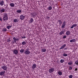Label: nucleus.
<instances>
[{
	"label": "nucleus",
	"mask_w": 78,
	"mask_h": 78,
	"mask_svg": "<svg viewBox=\"0 0 78 78\" xmlns=\"http://www.w3.org/2000/svg\"><path fill=\"white\" fill-rule=\"evenodd\" d=\"M24 53L26 55H29L30 53V51H29V49L27 48L26 49L25 51L24 52Z\"/></svg>",
	"instance_id": "f257e3e1"
},
{
	"label": "nucleus",
	"mask_w": 78,
	"mask_h": 78,
	"mask_svg": "<svg viewBox=\"0 0 78 78\" xmlns=\"http://www.w3.org/2000/svg\"><path fill=\"white\" fill-rule=\"evenodd\" d=\"M54 71H55V69L53 68H51L49 69V72L50 73L53 72Z\"/></svg>",
	"instance_id": "f03ea898"
},
{
	"label": "nucleus",
	"mask_w": 78,
	"mask_h": 78,
	"mask_svg": "<svg viewBox=\"0 0 78 78\" xmlns=\"http://www.w3.org/2000/svg\"><path fill=\"white\" fill-rule=\"evenodd\" d=\"M3 20L5 22H6V20H8V18L7 16H4L3 17Z\"/></svg>",
	"instance_id": "7ed1b4c3"
},
{
	"label": "nucleus",
	"mask_w": 78,
	"mask_h": 78,
	"mask_svg": "<svg viewBox=\"0 0 78 78\" xmlns=\"http://www.w3.org/2000/svg\"><path fill=\"white\" fill-rule=\"evenodd\" d=\"M5 74V71H2L0 72V75L1 76H3Z\"/></svg>",
	"instance_id": "20e7f679"
},
{
	"label": "nucleus",
	"mask_w": 78,
	"mask_h": 78,
	"mask_svg": "<svg viewBox=\"0 0 78 78\" xmlns=\"http://www.w3.org/2000/svg\"><path fill=\"white\" fill-rule=\"evenodd\" d=\"M66 21H64L63 22V24H62V27H61L62 28H64L65 27V26H66Z\"/></svg>",
	"instance_id": "39448f33"
},
{
	"label": "nucleus",
	"mask_w": 78,
	"mask_h": 78,
	"mask_svg": "<svg viewBox=\"0 0 78 78\" xmlns=\"http://www.w3.org/2000/svg\"><path fill=\"white\" fill-rule=\"evenodd\" d=\"M32 17H35L36 16V13H33L31 14Z\"/></svg>",
	"instance_id": "423d86ee"
},
{
	"label": "nucleus",
	"mask_w": 78,
	"mask_h": 78,
	"mask_svg": "<svg viewBox=\"0 0 78 78\" xmlns=\"http://www.w3.org/2000/svg\"><path fill=\"white\" fill-rule=\"evenodd\" d=\"M20 18L21 20H23L24 19H25V16L23 15H21L20 16Z\"/></svg>",
	"instance_id": "0eeeda50"
},
{
	"label": "nucleus",
	"mask_w": 78,
	"mask_h": 78,
	"mask_svg": "<svg viewBox=\"0 0 78 78\" xmlns=\"http://www.w3.org/2000/svg\"><path fill=\"white\" fill-rule=\"evenodd\" d=\"M66 46V44L63 45L61 47L59 48L60 50H61V49H63V48H64Z\"/></svg>",
	"instance_id": "6e6552de"
},
{
	"label": "nucleus",
	"mask_w": 78,
	"mask_h": 78,
	"mask_svg": "<svg viewBox=\"0 0 78 78\" xmlns=\"http://www.w3.org/2000/svg\"><path fill=\"white\" fill-rule=\"evenodd\" d=\"M4 3H5V2H4V1L3 0L1 1H0V4L1 6H3L4 5Z\"/></svg>",
	"instance_id": "1a4fd4ad"
},
{
	"label": "nucleus",
	"mask_w": 78,
	"mask_h": 78,
	"mask_svg": "<svg viewBox=\"0 0 78 78\" xmlns=\"http://www.w3.org/2000/svg\"><path fill=\"white\" fill-rule=\"evenodd\" d=\"M2 69H3L4 70H7V67L5 66H4L2 67Z\"/></svg>",
	"instance_id": "9d476101"
},
{
	"label": "nucleus",
	"mask_w": 78,
	"mask_h": 78,
	"mask_svg": "<svg viewBox=\"0 0 78 78\" xmlns=\"http://www.w3.org/2000/svg\"><path fill=\"white\" fill-rule=\"evenodd\" d=\"M13 53L15 54V55H17L18 53V51L16 50H15L13 51Z\"/></svg>",
	"instance_id": "9b49d317"
},
{
	"label": "nucleus",
	"mask_w": 78,
	"mask_h": 78,
	"mask_svg": "<svg viewBox=\"0 0 78 78\" xmlns=\"http://www.w3.org/2000/svg\"><path fill=\"white\" fill-rule=\"evenodd\" d=\"M76 42V40L75 39H73L71 40L70 41V42Z\"/></svg>",
	"instance_id": "f8f14e48"
},
{
	"label": "nucleus",
	"mask_w": 78,
	"mask_h": 78,
	"mask_svg": "<svg viewBox=\"0 0 78 78\" xmlns=\"http://www.w3.org/2000/svg\"><path fill=\"white\" fill-rule=\"evenodd\" d=\"M36 65L35 63L33 65V66L32 67L33 69H35V68H36Z\"/></svg>",
	"instance_id": "ddd939ff"
},
{
	"label": "nucleus",
	"mask_w": 78,
	"mask_h": 78,
	"mask_svg": "<svg viewBox=\"0 0 78 78\" xmlns=\"http://www.w3.org/2000/svg\"><path fill=\"white\" fill-rule=\"evenodd\" d=\"M14 3H11L10 4V6H11V7H12V8H13V7H14Z\"/></svg>",
	"instance_id": "4468645a"
},
{
	"label": "nucleus",
	"mask_w": 78,
	"mask_h": 78,
	"mask_svg": "<svg viewBox=\"0 0 78 78\" xmlns=\"http://www.w3.org/2000/svg\"><path fill=\"white\" fill-rule=\"evenodd\" d=\"M16 12L17 13H18V14H20V13H21L22 12V10H17Z\"/></svg>",
	"instance_id": "2eb2a0df"
},
{
	"label": "nucleus",
	"mask_w": 78,
	"mask_h": 78,
	"mask_svg": "<svg viewBox=\"0 0 78 78\" xmlns=\"http://www.w3.org/2000/svg\"><path fill=\"white\" fill-rule=\"evenodd\" d=\"M7 31V29L6 28H3L2 30V31L3 32H6Z\"/></svg>",
	"instance_id": "dca6fc26"
},
{
	"label": "nucleus",
	"mask_w": 78,
	"mask_h": 78,
	"mask_svg": "<svg viewBox=\"0 0 78 78\" xmlns=\"http://www.w3.org/2000/svg\"><path fill=\"white\" fill-rule=\"evenodd\" d=\"M66 34L67 35V36H69L70 35V31H68L66 32Z\"/></svg>",
	"instance_id": "f3484780"
},
{
	"label": "nucleus",
	"mask_w": 78,
	"mask_h": 78,
	"mask_svg": "<svg viewBox=\"0 0 78 78\" xmlns=\"http://www.w3.org/2000/svg\"><path fill=\"white\" fill-rule=\"evenodd\" d=\"M11 27H12V25L6 26V28H7V29H8V30H9V29L11 28Z\"/></svg>",
	"instance_id": "a211bd4d"
},
{
	"label": "nucleus",
	"mask_w": 78,
	"mask_h": 78,
	"mask_svg": "<svg viewBox=\"0 0 78 78\" xmlns=\"http://www.w3.org/2000/svg\"><path fill=\"white\" fill-rule=\"evenodd\" d=\"M5 11V10L4 9H1L0 10V12L1 13H2V12H4Z\"/></svg>",
	"instance_id": "6ab92c4d"
},
{
	"label": "nucleus",
	"mask_w": 78,
	"mask_h": 78,
	"mask_svg": "<svg viewBox=\"0 0 78 78\" xmlns=\"http://www.w3.org/2000/svg\"><path fill=\"white\" fill-rule=\"evenodd\" d=\"M34 22V20H33V19L32 18H31L30 20V23H32V22Z\"/></svg>",
	"instance_id": "aec40b11"
},
{
	"label": "nucleus",
	"mask_w": 78,
	"mask_h": 78,
	"mask_svg": "<svg viewBox=\"0 0 78 78\" xmlns=\"http://www.w3.org/2000/svg\"><path fill=\"white\" fill-rule=\"evenodd\" d=\"M62 73L61 72V71H58V74L59 75H62Z\"/></svg>",
	"instance_id": "412c9836"
},
{
	"label": "nucleus",
	"mask_w": 78,
	"mask_h": 78,
	"mask_svg": "<svg viewBox=\"0 0 78 78\" xmlns=\"http://www.w3.org/2000/svg\"><path fill=\"white\" fill-rule=\"evenodd\" d=\"M48 10H51L52 9V7L51 6H50L48 8Z\"/></svg>",
	"instance_id": "4be33fe9"
},
{
	"label": "nucleus",
	"mask_w": 78,
	"mask_h": 78,
	"mask_svg": "<svg viewBox=\"0 0 78 78\" xmlns=\"http://www.w3.org/2000/svg\"><path fill=\"white\" fill-rule=\"evenodd\" d=\"M68 64H69V65H73V62H69L68 63Z\"/></svg>",
	"instance_id": "5701e85b"
},
{
	"label": "nucleus",
	"mask_w": 78,
	"mask_h": 78,
	"mask_svg": "<svg viewBox=\"0 0 78 78\" xmlns=\"http://www.w3.org/2000/svg\"><path fill=\"white\" fill-rule=\"evenodd\" d=\"M58 22L59 23V24L60 25H61V24L62 23V22H61V20H58Z\"/></svg>",
	"instance_id": "b1692460"
},
{
	"label": "nucleus",
	"mask_w": 78,
	"mask_h": 78,
	"mask_svg": "<svg viewBox=\"0 0 78 78\" xmlns=\"http://www.w3.org/2000/svg\"><path fill=\"white\" fill-rule=\"evenodd\" d=\"M14 22H19V20H17V19H15L14 20Z\"/></svg>",
	"instance_id": "393cba45"
},
{
	"label": "nucleus",
	"mask_w": 78,
	"mask_h": 78,
	"mask_svg": "<svg viewBox=\"0 0 78 78\" xmlns=\"http://www.w3.org/2000/svg\"><path fill=\"white\" fill-rule=\"evenodd\" d=\"M41 50H42V52H45V51H46V49L45 48L42 49Z\"/></svg>",
	"instance_id": "a878e982"
},
{
	"label": "nucleus",
	"mask_w": 78,
	"mask_h": 78,
	"mask_svg": "<svg viewBox=\"0 0 78 78\" xmlns=\"http://www.w3.org/2000/svg\"><path fill=\"white\" fill-rule=\"evenodd\" d=\"M63 56H68V55L67 54L64 53L63 55Z\"/></svg>",
	"instance_id": "bb28decb"
},
{
	"label": "nucleus",
	"mask_w": 78,
	"mask_h": 78,
	"mask_svg": "<svg viewBox=\"0 0 78 78\" xmlns=\"http://www.w3.org/2000/svg\"><path fill=\"white\" fill-rule=\"evenodd\" d=\"M11 40H10V38H9L7 40V42H10Z\"/></svg>",
	"instance_id": "cd10ccee"
},
{
	"label": "nucleus",
	"mask_w": 78,
	"mask_h": 78,
	"mask_svg": "<svg viewBox=\"0 0 78 78\" xmlns=\"http://www.w3.org/2000/svg\"><path fill=\"white\" fill-rule=\"evenodd\" d=\"M20 53H23L24 52V49H21L20 51Z\"/></svg>",
	"instance_id": "c85d7f7f"
},
{
	"label": "nucleus",
	"mask_w": 78,
	"mask_h": 78,
	"mask_svg": "<svg viewBox=\"0 0 78 78\" xmlns=\"http://www.w3.org/2000/svg\"><path fill=\"white\" fill-rule=\"evenodd\" d=\"M64 62V59H61L60 60V62L61 63H63Z\"/></svg>",
	"instance_id": "c756f323"
},
{
	"label": "nucleus",
	"mask_w": 78,
	"mask_h": 78,
	"mask_svg": "<svg viewBox=\"0 0 78 78\" xmlns=\"http://www.w3.org/2000/svg\"><path fill=\"white\" fill-rule=\"evenodd\" d=\"M64 34V33H63L62 31H61L59 33V34L60 35H62V34Z\"/></svg>",
	"instance_id": "7c9ffc66"
},
{
	"label": "nucleus",
	"mask_w": 78,
	"mask_h": 78,
	"mask_svg": "<svg viewBox=\"0 0 78 78\" xmlns=\"http://www.w3.org/2000/svg\"><path fill=\"white\" fill-rule=\"evenodd\" d=\"M26 44V42H25V41H23L22 42V44L23 45H25Z\"/></svg>",
	"instance_id": "2f4dec72"
},
{
	"label": "nucleus",
	"mask_w": 78,
	"mask_h": 78,
	"mask_svg": "<svg viewBox=\"0 0 78 78\" xmlns=\"http://www.w3.org/2000/svg\"><path fill=\"white\" fill-rule=\"evenodd\" d=\"M75 64H76V65H78V61H76V62H75Z\"/></svg>",
	"instance_id": "473e14b6"
},
{
	"label": "nucleus",
	"mask_w": 78,
	"mask_h": 78,
	"mask_svg": "<svg viewBox=\"0 0 78 78\" xmlns=\"http://www.w3.org/2000/svg\"><path fill=\"white\" fill-rule=\"evenodd\" d=\"M73 77V75H70L69 76V78H72Z\"/></svg>",
	"instance_id": "72a5a7b5"
},
{
	"label": "nucleus",
	"mask_w": 78,
	"mask_h": 78,
	"mask_svg": "<svg viewBox=\"0 0 78 78\" xmlns=\"http://www.w3.org/2000/svg\"><path fill=\"white\" fill-rule=\"evenodd\" d=\"M73 26H74V27H76V26H77V24H73Z\"/></svg>",
	"instance_id": "f704fd0d"
},
{
	"label": "nucleus",
	"mask_w": 78,
	"mask_h": 78,
	"mask_svg": "<svg viewBox=\"0 0 78 78\" xmlns=\"http://www.w3.org/2000/svg\"><path fill=\"white\" fill-rule=\"evenodd\" d=\"M4 16H7L8 17V15L6 13H5L4 14Z\"/></svg>",
	"instance_id": "c9c22d12"
},
{
	"label": "nucleus",
	"mask_w": 78,
	"mask_h": 78,
	"mask_svg": "<svg viewBox=\"0 0 78 78\" xmlns=\"http://www.w3.org/2000/svg\"><path fill=\"white\" fill-rule=\"evenodd\" d=\"M74 27V26L73 25H72V26L71 27V28H73V27Z\"/></svg>",
	"instance_id": "e433bc0d"
},
{
	"label": "nucleus",
	"mask_w": 78,
	"mask_h": 78,
	"mask_svg": "<svg viewBox=\"0 0 78 78\" xmlns=\"http://www.w3.org/2000/svg\"><path fill=\"white\" fill-rule=\"evenodd\" d=\"M66 37H66V36H65L63 37V39H65V38H66Z\"/></svg>",
	"instance_id": "4c0bfd02"
},
{
	"label": "nucleus",
	"mask_w": 78,
	"mask_h": 78,
	"mask_svg": "<svg viewBox=\"0 0 78 78\" xmlns=\"http://www.w3.org/2000/svg\"><path fill=\"white\" fill-rule=\"evenodd\" d=\"M26 38V37L24 36V37H22V39H25Z\"/></svg>",
	"instance_id": "58836bf2"
},
{
	"label": "nucleus",
	"mask_w": 78,
	"mask_h": 78,
	"mask_svg": "<svg viewBox=\"0 0 78 78\" xmlns=\"http://www.w3.org/2000/svg\"><path fill=\"white\" fill-rule=\"evenodd\" d=\"M69 69H70L72 70V67L71 66H69Z\"/></svg>",
	"instance_id": "ea45409f"
},
{
	"label": "nucleus",
	"mask_w": 78,
	"mask_h": 78,
	"mask_svg": "<svg viewBox=\"0 0 78 78\" xmlns=\"http://www.w3.org/2000/svg\"><path fill=\"white\" fill-rule=\"evenodd\" d=\"M13 39L14 40H15L16 41V37H14L13 38Z\"/></svg>",
	"instance_id": "a19ab883"
},
{
	"label": "nucleus",
	"mask_w": 78,
	"mask_h": 78,
	"mask_svg": "<svg viewBox=\"0 0 78 78\" xmlns=\"http://www.w3.org/2000/svg\"><path fill=\"white\" fill-rule=\"evenodd\" d=\"M19 39L17 38L16 39V41H19Z\"/></svg>",
	"instance_id": "79ce46f5"
},
{
	"label": "nucleus",
	"mask_w": 78,
	"mask_h": 78,
	"mask_svg": "<svg viewBox=\"0 0 78 78\" xmlns=\"http://www.w3.org/2000/svg\"><path fill=\"white\" fill-rule=\"evenodd\" d=\"M0 20L1 21V22H2V19L1 18H0Z\"/></svg>",
	"instance_id": "37998d69"
},
{
	"label": "nucleus",
	"mask_w": 78,
	"mask_h": 78,
	"mask_svg": "<svg viewBox=\"0 0 78 78\" xmlns=\"http://www.w3.org/2000/svg\"><path fill=\"white\" fill-rule=\"evenodd\" d=\"M47 19H50V17H48V16L47 17Z\"/></svg>",
	"instance_id": "c03bdc74"
},
{
	"label": "nucleus",
	"mask_w": 78,
	"mask_h": 78,
	"mask_svg": "<svg viewBox=\"0 0 78 78\" xmlns=\"http://www.w3.org/2000/svg\"><path fill=\"white\" fill-rule=\"evenodd\" d=\"M67 48H65L64 50H67Z\"/></svg>",
	"instance_id": "a18cd8bd"
},
{
	"label": "nucleus",
	"mask_w": 78,
	"mask_h": 78,
	"mask_svg": "<svg viewBox=\"0 0 78 78\" xmlns=\"http://www.w3.org/2000/svg\"><path fill=\"white\" fill-rule=\"evenodd\" d=\"M62 31L63 33H65V31L64 30H63Z\"/></svg>",
	"instance_id": "49530a36"
},
{
	"label": "nucleus",
	"mask_w": 78,
	"mask_h": 78,
	"mask_svg": "<svg viewBox=\"0 0 78 78\" xmlns=\"http://www.w3.org/2000/svg\"><path fill=\"white\" fill-rule=\"evenodd\" d=\"M75 70L76 71V70H77V68H76V69H75Z\"/></svg>",
	"instance_id": "de8ad7c7"
},
{
	"label": "nucleus",
	"mask_w": 78,
	"mask_h": 78,
	"mask_svg": "<svg viewBox=\"0 0 78 78\" xmlns=\"http://www.w3.org/2000/svg\"><path fill=\"white\" fill-rule=\"evenodd\" d=\"M16 40H14V42H16Z\"/></svg>",
	"instance_id": "09e8293b"
},
{
	"label": "nucleus",
	"mask_w": 78,
	"mask_h": 78,
	"mask_svg": "<svg viewBox=\"0 0 78 78\" xmlns=\"http://www.w3.org/2000/svg\"><path fill=\"white\" fill-rule=\"evenodd\" d=\"M1 56H0V59H1Z\"/></svg>",
	"instance_id": "8fccbe9b"
}]
</instances>
